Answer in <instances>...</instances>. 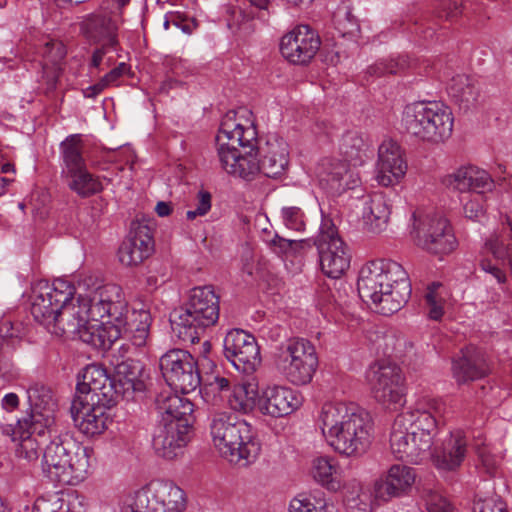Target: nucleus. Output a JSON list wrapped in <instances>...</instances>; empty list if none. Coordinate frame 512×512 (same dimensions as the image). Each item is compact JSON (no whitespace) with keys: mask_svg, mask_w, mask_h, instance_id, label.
<instances>
[{"mask_svg":"<svg viewBox=\"0 0 512 512\" xmlns=\"http://www.w3.org/2000/svg\"><path fill=\"white\" fill-rule=\"evenodd\" d=\"M257 397V391L250 385H238L234 387L228 399V404L232 410L242 414H248L254 410Z\"/></svg>","mask_w":512,"mask_h":512,"instance_id":"nucleus-46","label":"nucleus"},{"mask_svg":"<svg viewBox=\"0 0 512 512\" xmlns=\"http://www.w3.org/2000/svg\"><path fill=\"white\" fill-rule=\"evenodd\" d=\"M407 161L402 147L392 139H385L378 148L375 180L384 187L397 185L407 172Z\"/></svg>","mask_w":512,"mask_h":512,"instance_id":"nucleus-19","label":"nucleus"},{"mask_svg":"<svg viewBox=\"0 0 512 512\" xmlns=\"http://www.w3.org/2000/svg\"><path fill=\"white\" fill-rule=\"evenodd\" d=\"M365 378L378 403L387 408L404 404L405 377L398 365L385 361L375 362L366 370Z\"/></svg>","mask_w":512,"mask_h":512,"instance_id":"nucleus-11","label":"nucleus"},{"mask_svg":"<svg viewBox=\"0 0 512 512\" xmlns=\"http://www.w3.org/2000/svg\"><path fill=\"white\" fill-rule=\"evenodd\" d=\"M320 182L324 183L333 193L341 194L359 186L361 180L347 163L336 160H324L319 172Z\"/></svg>","mask_w":512,"mask_h":512,"instance_id":"nucleus-31","label":"nucleus"},{"mask_svg":"<svg viewBox=\"0 0 512 512\" xmlns=\"http://www.w3.org/2000/svg\"><path fill=\"white\" fill-rule=\"evenodd\" d=\"M483 194L475 199H471L464 204L465 216L471 220H476L484 215L485 209L482 205Z\"/></svg>","mask_w":512,"mask_h":512,"instance_id":"nucleus-62","label":"nucleus"},{"mask_svg":"<svg viewBox=\"0 0 512 512\" xmlns=\"http://www.w3.org/2000/svg\"><path fill=\"white\" fill-rule=\"evenodd\" d=\"M431 460L439 473L442 474L443 477H446L448 474V460L444 443L439 446L437 441L434 442V447L431 452Z\"/></svg>","mask_w":512,"mask_h":512,"instance_id":"nucleus-59","label":"nucleus"},{"mask_svg":"<svg viewBox=\"0 0 512 512\" xmlns=\"http://www.w3.org/2000/svg\"><path fill=\"white\" fill-rule=\"evenodd\" d=\"M369 148V143L360 133L349 131L343 135L339 150L344 157L343 162H349L356 167L368 158Z\"/></svg>","mask_w":512,"mask_h":512,"instance_id":"nucleus-41","label":"nucleus"},{"mask_svg":"<svg viewBox=\"0 0 512 512\" xmlns=\"http://www.w3.org/2000/svg\"><path fill=\"white\" fill-rule=\"evenodd\" d=\"M390 214V204L382 193H375L370 196L363 207L364 222L373 233H379L386 229Z\"/></svg>","mask_w":512,"mask_h":512,"instance_id":"nucleus-39","label":"nucleus"},{"mask_svg":"<svg viewBox=\"0 0 512 512\" xmlns=\"http://www.w3.org/2000/svg\"><path fill=\"white\" fill-rule=\"evenodd\" d=\"M66 176L70 178L69 188L82 198L98 194L103 190L100 180L92 175L87 167Z\"/></svg>","mask_w":512,"mask_h":512,"instance_id":"nucleus-43","label":"nucleus"},{"mask_svg":"<svg viewBox=\"0 0 512 512\" xmlns=\"http://www.w3.org/2000/svg\"><path fill=\"white\" fill-rule=\"evenodd\" d=\"M223 350L226 359L241 373L252 374L261 363L255 337L242 329H232L226 334Z\"/></svg>","mask_w":512,"mask_h":512,"instance_id":"nucleus-15","label":"nucleus"},{"mask_svg":"<svg viewBox=\"0 0 512 512\" xmlns=\"http://www.w3.org/2000/svg\"><path fill=\"white\" fill-rule=\"evenodd\" d=\"M153 251V241L147 226L131 231L118 249L119 261L125 266H137Z\"/></svg>","mask_w":512,"mask_h":512,"instance_id":"nucleus-29","label":"nucleus"},{"mask_svg":"<svg viewBox=\"0 0 512 512\" xmlns=\"http://www.w3.org/2000/svg\"><path fill=\"white\" fill-rule=\"evenodd\" d=\"M219 311V296L213 286L194 287L186 303L170 314L172 331L184 343L198 342L200 334L217 323Z\"/></svg>","mask_w":512,"mask_h":512,"instance_id":"nucleus-4","label":"nucleus"},{"mask_svg":"<svg viewBox=\"0 0 512 512\" xmlns=\"http://www.w3.org/2000/svg\"><path fill=\"white\" fill-rule=\"evenodd\" d=\"M17 440L20 441L16 448V455L27 462H34L39 458V447L43 444L35 436L26 433H17Z\"/></svg>","mask_w":512,"mask_h":512,"instance_id":"nucleus-50","label":"nucleus"},{"mask_svg":"<svg viewBox=\"0 0 512 512\" xmlns=\"http://www.w3.org/2000/svg\"><path fill=\"white\" fill-rule=\"evenodd\" d=\"M210 434L215 447L231 463H251L260 453L261 446L252 426L233 414L221 412L213 415Z\"/></svg>","mask_w":512,"mask_h":512,"instance_id":"nucleus-6","label":"nucleus"},{"mask_svg":"<svg viewBox=\"0 0 512 512\" xmlns=\"http://www.w3.org/2000/svg\"><path fill=\"white\" fill-rule=\"evenodd\" d=\"M446 118V112L437 102L418 101L405 107L402 123L411 136L423 141L438 142L445 133Z\"/></svg>","mask_w":512,"mask_h":512,"instance_id":"nucleus-9","label":"nucleus"},{"mask_svg":"<svg viewBox=\"0 0 512 512\" xmlns=\"http://www.w3.org/2000/svg\"><path fill=\"white\" fill-rule=\"evenodd\" d=\"M312 246L318 251L322 272L333 279L340 278L350 267L351 255L348 246L338 235L331 219H323Z\"/></svg>","mask_w":512,"mask_h":512,"instance_id":"nucleus-10","label":"nucleus"},{"mask_svg":"<svg viewBox=\"0 0 512 512\" xmlns=\"http://www.w3.org/2000/svg\"><path fill=\"white\" fill-rule=\"evenodd\" d=\"M280 220L287 229L297 232L305 231L307 216L301 206L284 205L280 209Z\"/></svg>","mask_w":512,"mask_h":512,"instance_id":"nucleus-49","label":"nucleus"},{"mask_svg":"<svg viewBox=\"0 0 512 512\" xmlns=\"http://www.w3.org/2000/svg\"><path fill=\"white\" fill-rule=\"evenodd\" d=\"M75 287L65 280H55L52 284L39 281L33 287L31 314L48 330L57 320V314L69 301H72Z\"/></svg>","mask_w":512,"mask_h":512,"instance_id":"nucleus-13","label":"nucleus"},{"mask_svg":"<svg viewBox=\"0 0 512 512\" xmlns=\"http://www.w3.org/2000/svg\"><path fill=\"white\" fill-rule=\"evenodd\" d=\"M405 344V339L393 331L378 336V348H381L383 354L387 356L399 357L403 352L402 347Z\"/></svg>","mask_w":512,"mask_h":512,"instance_id":"nucleus-53","label":"nucleus"},{"mask_svg":"<svg viewBox=\"0 0 512 512\" xmlns=\"http://www.w3.org/2000/svg\"><path fill=\"white\" fill-rule=\"evenodd\" d=\"M130 72V66L125 62L119 63L116 67L106 73L101 79L107 87L119 85V80Z\"/></svg>","mask_w":512,"mask_h":512,"instance_id":"nucleus-61","label":"nucleus"},{"mask_svg":"<svg viewBox=\"0 0 512 512\" xmlns=\"http://www.w3.org/2000/svg\"><path fill=\"white\" fill-rule=\"evenodd\" d=\"M260 173L269 178L281 175L288 165V150L285 141L269 140L261 148Z\"/></svg>","mask_w":512,"mask_h":512,"instance_id":"nucleus-36","label":"nucleus"},{"mask_svg":"<svg viewBox=\"0 0 512 512\" xmlns=\"http://www.w3.org/2000/svg\"><path fill=\"white\" fill-rule=\"evenodd\" d=\"M159 367L167 385L175 392L188 394L201 383L197 361L185 350L173 349L159 359Z\"/></svg>","mask_w":512,"mask_h":512,"instance_id":"nucleus-14","label":"nucleus"},{"mask_svg":"<svg viewBox=\"0 0 512 512\" xmlns=\"http://www.w3.org/2000/svg\"><path fill=\"white\" fill-rule=\"evenodd\" d=\"M451 184L462 193L484 194L494 187V181L490 175L485 170L472 165L460 167L453 175H450Z\"/></svg>","mask_w":512,"mask_h":512,"instance_id":"nucleus-34","label":"nucleus"},{"mask_svg":"<svg viewBox=\"0 0 512 512\" xmlns=\"http://www.w3.org/2000/svg\"><path fill=\"white\" fill-rule=\"evenodd\" d=\"M115 404L74 398L70 407L71 417L83 434L93 437L102 434L107 429L109 420L107 411Z\"/></svg>","mask_w":512,"mask_h":512,"instance_id":"nucleus-20","label":"nucleus"},{"mask_svg":"<svg viewBox=\"0 0 512 512\" xmlns=\"http://www.w3.org/2000/svg\"><path fill=\"white\" fill-rule=\"evenodd\" d=\"M427 512H447L448 501L444 490L430 489L425 496Z\"/></svg>","mask_w":512,"mask_h":512,"instance_id":"nucleus-54","label":"nucleus"},{"mask_svg":"<svg viewBox=\"0 0 512 512\" xmlns=\"http://www.w3.org/2000/svg\"><path fill=\"white\" fill-rule=\"evenodd\" d=\"M63 163V173L68 175L86 167L83 157V141L81 134L67 136L59 145Z\"/></svg>","mask_w":512,"mask_h":512,"instance_id":"nucleus-40","label":"nucleus"},{"mask_svg":"<svg viewBox=\"0 0 512 512\" xmlns=\"http://www.w3.org/2000/svg\"><path fill=\"white\" fill-rule=\"evenodd\" d=\"M89 449L68 435H55L45 446L42 468L46 476L61 485L84 480L90 467Z\"/></svg>","mask_w":512,"mask_h":512,"instance_id":"nucleus-5","label":"nucleus"},{"mask_svg":"<svg viewBox=\"0 0 512 512\" xmlns=\"http://www.w3.org/2000/svg\"><path fill=\"white\" fill-rule=\"evenodd\" d=\"M412 217L414 222L411 235L415 243L431 253L444 252L448 243V218L439 213L424 216L413 213Z\"/></svg>","mask_w":512,"mask_h":512,"instance_id":"nucleus-17","label":"nucleus"},{"mask_svg":"<svg viewBox=\"0 0 512 512\" xmlns=\"http://www.w3.org/2000/svg\"><path fill=\"white\" fill-rule=\"evenodd\" d=\"M473 512H507V509L500 499L489 497L475 500Z\"/></svg>","mask_w":512,"mask_h":512,"instance_id":"nucleus-57","label":"nucleus"},{"mask_svg":"<svg viewBox=\"0 0 512 512\" xmlns=\"http://www.w3.org/2000/svg\"><path fill=\"white\" fill-rule=\"evenodd\" d=\"M429 410H414L407 411L397 415L394 421L405 422L404 427L409 429L412 434L421 436L427 434L430 438V443L433 444V439L436 437L440 426V418L445 411V404L436 399H431L428 402Z\"/></svg>","mask_w":512,"mask_h":512,"instance_id":"nucleus-26","label":"nucleus"},{"mask_svg":"<svg viewBox=\"0 0 512 512\" xmlns=\"http://www.w3.org/2000/svg\"><path fill=\"white\" fill-rule=\"evenodd\" d=\"M53 424L54 414L35 411L31 412L27 417L18 419L15 425H2L1 430L2 434L10 437L12 441H17V433H26L44 442L46 434L51 437Z\"/></svg>","mask_w":512,"mask_h":512,"instance_id":"nucleus-32","label":"nucleus"},{"mask_svg":"<svg viewBox=\"0 0 512 512\" xmlns=\"http://www.w3.org/2000/svg\"><path fill=\"white\" fill-rule=\"evenodd\" d=\"M326 503L318 500L313 503L309 498H294L289 505V512H323Z\"/></svg>","mask_w":512,"mask_h":512,"instance_id":"nucleus-55","label":"nucleus"},{"mask_svg":"<svg viewBox=\"0 0 512 512\" xmlns=\"http://www.w3.org/2000/svg\"><path fill=\"white\" fill-rule=\"evenodd\" d=\"M96 48L93 50L91 60L89 63L90 72L93 70L98 72L110 67L114 62V58L111 53L117 51L118 47H109L106 44H95Z\"/></svg>","mask_w":512,"mask_h":512,"instance_id":"nucleus-51","label":"nucleus"},{"mask_svg":"<svg viewBox=\"0 0 512 512\" xmlns=\"http://www.w3.org/2000/svg\"><path fill=\"white\" fill-rule=\"evenodd\" d=\"M185 492L172 481L154 480L135 491L123 512H183Z\"/></svg>","mask_w":512,"mask_h":512,"instance_id":"nucleus-8","label":"nucleus"},{"mask_svg":"<svg viewBox=\"0 0 512 512\" xmlns=\"http://www.w3.org/2000/svg\"><path fill=\"white\" fill-rule=\"evenodd\" d=\"M120 321L121 323L114 324V328L119 330L120 337L126 335L136 347L146 344L152 323V317L148 310L135 308L129 314L126 306V312L121 315Z\"/></svg>","mask_w":512,"mask_h":512,"instance_id":"nucleus-33","label":"nucleus"},{"mask_svg":"<svg viewBox=\"0 0 512 512\" xmlns=\"http://www.w3.org/2000/svg\"><path fill=\"white\" fill-rule=\"evenodd\" d=\"M405 422L394 421L390 433V449L393 456L402 461L419 464L427 458L432 447L427 434L418 436L404 427Z\"/></svg>","mask_w":512,"mask_h":512,"instance_id":"nucleus-16","label":"nucleus"},{"mask_svg":"<svg viewBox=\"0 0 512 512\" xmlns=\"http://www.w3.org/2000/svg\"><path fill=\"white\" fill-rule=\"evenodd\" d=\"M357 289L364 302L371 301L375 311L385 316L398 312L412 292L408 273L391 259L366 263L359 271Z\"/></svg>","mask_w":512,"mask_h":512,"instance_id":"nucleus-2","label":"nucleus"},{"mask_svg":"<svg viewBox=\"0 0 512 512\" xmlns=\"http://www.w3.org/2000/svg\"><path fill=\"white\" fill-rule=\"evenodd\" d=\"M211 209V194L207 191H199L197 194L196 208L188 210L186 217L189 220H194L198 216L206 215Z\"/></svg>","mask_w":512,"mask_h":512,"instance_id":"nucleus-56","label":"nucleus"},{"mask_svg":"<svg viewBox=\"0 0 512 512\" xmlns=\"http://www.w3.org/2000/svg\"><path fill=\"white\" fill-rule=\"evenodd\" d=\"M319 422L327 443L339 454L359 457L371 445L373 420L366 410L354 403H325Z\"/></svg>","mask_w":512,"mask_h":512,"instance_id":"nucleus-1","label":"nucleus"},{"mask_svg":"<svg viewBox=\"0 0 512 512\" xmlns=\"http://www.w3.org/2000/svg\"><path fill=\"white\" fill-rule=\"evenodd\" d=\"M28 401L31 406V412L39 411L41 413H52L56 407L52 391L43 384H34L27 390Z\"/></svg>","mask_w":512,"mask_h":512,"instance_id":"nucleus-45","label":"nucleus"},{"mask_svg":"<svg viewBox=\"0 0 512 512\" xmlns=\"http://www.w3.org/2000/svg\"><path fill=\"white\" fill-rule=\"evenodd\" d=\"M191 427L171 421L159 422L154 430L152 447L161 458L173 460L184 453L190 439Z\"/></svg>","mask_w":512,"mask_h":512,"instance_id":"nucleus-22","label":"nucleus"},{"mask_svg":"<svg viewBox=\"0 0 512 512\" xmlns=\"http://www.w3.org/2000/svg\"><path fill=\"white\" fill-rule=\"evenodd\" d=\"M480 267L485 272L493 275L497 279L498 283L503 284L507 281L505 273L500 268L493 265L489 259H483L480 262Z\"/></svg>","mask_w":512,"mask_h":512,"instance_id":"nucleus-63","label":"nucleus"},{"mask_svg":"<svg viewBox=\"0 0 512 512\" xmlns=\"http://www.w3.org/2000/svg\"><path fill=\"white\" fill-rule=\"evenodd\" d=\"M156 409L161 416L159 422L166 421L176 424H185L192 427L194 422V404L187 398L179 396L177 392L161 393L156 398Z\"/></svg>","mask_w":512,"mask_h":512,"instance_id":"nucleus-30","label":"nucleus"},{"mask_svg":"<svg viewBox=\"0 0 512 512\" xmlns=\"http://www.w3.org/2000/svg\"><path fill=\"white\" fill-rule=\"evenodd\" d=\"M67 54L63 42L51 39L44 43L41 49L43 57L42 78L47 84L48 90H54L62 74V61Z\"/></svg>","mask_w":512,"mask_h":512,"instance_id":"nucleus-35","label":"nucleus"},{"mask_svg":"<svg viewBox=\"0 0 512 512\" xmlns=\"http://www.w3.org/2000/svg\"><path fill=\"white\" fill-rule=\"evenodd\" d=\"M275 365L290 383L308 384L318 366L315 347L305 338H290L279 346Z\"/></svg>","mask_w":512,"mask_h":512,"instance_id":"nucleus-7","label":"nucleus"},{"mask_svg":"<svg viewBox=\"0 0 512 512\" xmlns=\"http://www.w3.org/2000/svg\"><path fill=\"white\" fill-rule=\"evenodd\" d=\"M119 25L120 11H108L104 6H101L99 10L85 18L82 27L91 43L118 47Z\"/></svg>","mask_w":512,"mask_h":512,"instance_id":"nucleus-24","label":"nucleus"},{"mask_svg":"<svg viewBox=\"0 0 512 512\" xmlns=\"http://www.w3.org/2000/svg\"><path fill=\"white\" fill-rule=\"evenodd\" d=\"M82 382L76 386L74 398L87 399V401H104L116 403L118 392L115 388V380L107 373L106 369L98 364L88 365L83 372Z\"/></svg>","mask_w":512,"mask_h":512,"instance_id":"nucleus-21","label":"nucleus"},{"mask_svg":"<svg viewBox=\"0 0 512 512\" xmlns=\"http://www.w3.org/2000/svg\"><path fill=\"white\" fill-rule=\"evenodd\" d=\"M255 131L244 129L235 122V112L229 111L221 121L216 143L221 167L230 175L252 181L261 170L253 145Z\"/></svg>","mask_w":512,"mask_h":512,"instance_id":"nucleus-3","label":"nucleus"},{"mask_svg":"<svg viewBox=\"0 0 512 512\" xmlns=\"http://www.w3.org/2000/svg\"><path fill=\"white\" fill-rule=\"evenodd\" d=\"M321 45L318 34L308 25H299L281 38L280 52L289 62L308 64Z\"/></svg>","mask_w":512,"mask_h":512,"instance_id":"nucleus-18","label":"nucleus"},{"mask_svg":"<svg viewBox=\"0 0 512 512\" xmlns=\"http://www.w3.org/2000/svg\"><path fill=\"white\" fill-rule=\"evenodd\" d=\"M87 322H89L88 316L77 298V304H73L71 301L64 304L49 331L56 335L76 334Z\"/></svg>","mask_w":512,"mask_h":512,"instance_id":"nucleus-37","label":"nucleus"},{"mask_svg":"<svg viewBox=\"0 0 512 512\" xmlns=\"http://www.w3.org/2000/svg\"><path fill=\"white\" fill-rule=\"evenodd\" d=\"M452 371L457 383L465 384L488 376L491 367L483 351L469 346L461 349L453 360Z\"/></svg>","mask_w":512,"mask_h":512,"instance_id":"nucleus-28","label":"nucleus"},{"mask_svg":"<svg viewBox=\"0 0 512 512\" xmlns=\"http://www.w3.org/2000/svg\"><path fill=\"white\" fill-rule=\"evenodd\" d=\"M79 338L96 349H110L119 338V330L101 322L89 321L76 333Z\"/></svg>","mask_w":512,"mask_h":512,"instance_id":"nucleus-38","label":"nucleus"},{"mask_svg":"<svg viewBox=\"0 0 512 512\" xmlns=\"http://www.w3.org/2000/svg\"><path fill=\"white\" fill-rule=\"evenodd\" d=\"M477 453L486 471L490 474L493 473L496 468V460L494 456L486 448H479Z\"/></svg>","mask_w":512,"mask_h":512,"instance_id":"nucleus-64","label":"nucleus"},{"mask_svg":"<svg viewBox=\"0 0 512 512\" xmlns=\"http://www.w3.org/2000/svg\"><path fill=\"white\" fill-rule=\"evenodd\" d=\"M111 364L114 368L112 378L115 380L118 398L130 400L136 392L144 390L145 384L142 380L144 366L142 362L131 358L114 357Z\"/></svg>","mask_w":512,"mask_h":512,"instance_id":"nucleus-27","label":"nucleus"},{"mask_svg":"<svg viewBox=\"0 0 512 512\" xmlns=\"http://www.w3.org/2000/svg\"><path fill=\"white\" fill-rule=\"evenodd\" d=\"M267 243L277 254L287 253L289 251L297 252L304 248L312 247V239L288 240L275 234Z\"/></svg>","mask_w":512,"mask_h":512,"instance_id":"nucleus-52","label":"nucleus"},{"mask_svg":"<svg viewBox=\"0 0 512 512\" xmlns=\"http://www.w3.org/2000/svg\"><path fill=\"white\" fill-rule=\"evenodd\" d=\"M88 321L101 322L114 326L121 323V315L126 312V300L122 288L116 284H105L78 296Z\"/></svg>","mask_w":512,"mask_h":512,"instance_id":"nucleus-12","label":"nucleus"},{"mask_svg":"<svg viewBox=\"0 0 512 512\" xmlns=\"http://www.w3.org/2000/svg\"><path fill=\"white\" fill-rule=\"evenodd\" d=\"M417 473L413 467L394 464L384 476L374 483L373 495L378 501L388 502L392 498L408 495L416 481Z\"/></svg>","mask_w":512,"mask_h":512,"instance_id":"nucleus-23","label":"nucleus"},{"mask_svg":"<svg viewBox=\"0 0 512 512\" xmlns=\"http://www.w3.org/2000/svg\"><path fill=\"white\" fill-rule=\"evenodd\" d=\"M337 467L334 460L329 457H317L313 461L312 474L314 479L329 490L340 488V481L336 477Z\"/></svg>","mask_w":512,"mask_h":512,"instance_id":"nucleus-44","label":"nucleus"},{"mask_svg":"<svg viewBox=\"0 0 512 512\" xmlns=\"http://www.w3.org/2000/svg\"><path fill=\"white\" fill-rule=\"evenodd\" d=\"M302 404L298 391L286 386H268L258 401V407L262 414L274 418L290 415Z\"/></svg>","mask_w":512,"mask_h":512,"instance_id":"nucleus-25","label":"nucleus"},{"mask_svg":"<svg viewBox=\"0 0 512 512\" xmlns=\"http://www.w3.org/2000/svg\"><path fill=\"white\" fill-rule=\"evenodd\" d=\"M447 291L441 282H432L427 287L425 301L428 308V317L438 321L445 313Z\"/></svg>","mask_w":512,"mask_h":512,"instance_id":"nucleus-47","label":"nucleus"},{"mask_svg":"<svg viewBox=\"0 0 512 512\" xmlns=\"http://www.w3.org/2000/svg\"><path fill=\"white\" fill-rule=\"evenodd\" d=\"M450 98L455 99L461 109L467 110L474 106L479 97V90L467 75H457L452 78Z\"/></svg>","mask_w":512,"mask_h":512,"instance_id":"nucleus-42","label":"nucleus"},{"mask_svg":"<svg viewBox=\"0 0 512 512\" xmlns=\"http://www.w3.org/2000/svg\"><path fill=\"white\" fill-rule=\"evenodd\" d=\"M59 509H61V496L59 494L39 497L33 506V512H58Z\"/></svg>","mask_w":512,"mask_h":512,"instance_id":"nucleus-58","label":"nucleus"},{"mask_svg":"<svg viewBox=\"0 0 512 512\" xmlns=\"http://www.w3.org/2000/svg\"><path fill=\"white\" fill-rule=\"evenodd\" d=\"M468 454V439L461 430L450 432V472L457 470Z\"/></svg>","mask_w":512,"mask_h":512,"instance_id":"nucleus-48","label":"nucleus"},{"mask_svg":"<svg viewBox=\"0 0 512 512\" xmlns=\"http://www.w3.org/2000/svg\"><path fill=\"white\" fill-rule=\"evenodd\" d=\"M402 68L403 66L394 60L380 61L371 65L367 72L369 75L382 76L385 74H397L399 69Z\"/></svg>","mask_w":512,"mask_h":512,"instance_id":"nucleus-60","label":"nucleus"}]
</instances>
